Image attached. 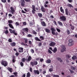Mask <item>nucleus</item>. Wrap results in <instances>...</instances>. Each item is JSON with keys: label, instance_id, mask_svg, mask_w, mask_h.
Here are the masks:
<instances>
[{"label": "nucleus", "instance_id": "1", "mask_svg": "<svg viewBox=\"0 0 77 77\" xmlns=\"http://www.w3.org/2000/svg\"><path fill=\"white\" fill-rule=\"evenodd\" d=\"M1 64L3 65V66H4L5 67H6V66H8V62L6 61H4L3 60H2L0 62Z\"/></svg>", "mask_w": 77, "mask_h": 77}, {"label": "nucleus", "instance_id": "2", "mask_svg": "<svg viewBox=\"0 0 77 77\" xmlns=\"http://www.w3.org/2000/svg\"><path fill=\"white\" fill-rule=\"evenodd\" d=\"M60 20H61L62 21H66V17L64 16H60Z\"/></svg>", "mask_w": 77, "mask_h": 77}, {"label": "nucleus", "instance_id": "3", "mask_svg": "<svg viewBox=\"0 0 77 77\" xmlns=\"http://www.w3.org/2000/svg\"><path fill=\"white\" fill-rule=\"evenodd\" d=\"M9 30L10 31L11 33H13L14 35H16V36L17 35V32H15V30H12L11 29H9Z\"/></svg>", "mask_w": 77, "mask_h": 77}, {"label": "nucleus", "instance_id": "4", "mask_svg": "<svg viewBox=\"0 0 77 77\" xmlns=\"http://www.w3.org/2000/svg\"><path fill=\"white\" fill-rule=\"evenodd\" d=\"M30 64L32 66H34V65H36L38 64V62L36 61H34L33 62H31Z\"/></svg>", "mask_w": 77, "mask_h": 77}, {"label": "nucleus", "instance_id": "5", "mask_svg": "<svg viewBox=\"0 0 77 77\" xmlns=\"http://www.w3.org/2000/svg\"><path fill=\"white\" fill-rule=\"evenodd\" d=\"M62 49L61 50V51L63 53V51H65L66 50V48H65V46L64 45H62L61 46Z\"/></svg>", "mask_w": 77, "mask_h": 77}, {"label": "nucleus", "instance_id": "6", "mask_svg": "<svg viewBox=\"0 0 77 77\" xmlns=\"http://www.w3.org/2000/svg\"><path fill=\"white\" fill-rule=\"evenodd\" d=\"M20 2L21 6L24 7L25 6V1H24V0H20Z\"/></svg>", "mask_w": 77, "mask_h": 77}, {"label": "nucleus", "instance_id": "7", "mask_svg": "<svg viewBox=\"0 0 77 77\" xmlns=\"http://www.w3.org/2000/svg\"><path fill=\"white\" fill-rule=\"evenodd\" d=\"M11 10L10 11V13H11V14H12V15H14V13L15 12L14 8L12 7H11Z\"/></svg>", "mask_w": 77, "mask_h": 77}, {"label": "nucleus", "instance_id": "8", "mask_svg": "<svg viewBox=\"0 0 77 77\" xmlns=\"http://www.w3.org/2000/svg\"><path fill=\"white\" fill-rule=\"evenodd\" d=\"M32 12L33 14H35V11H36V10L35 9V6L34 5H32Z\"/></svg>", "mask_w": 77, "mask_h": 77}, {"label": "nucleus", "instance_id": "9", "mask_svg": "<svg viewBox=\"0 0 77 77\" xmlns=\"http://www.w3.org/2000/svg\"><path fill=\"white\" fill-rule=\"evenodd\" d=\"M55 45H56V43L54 42H52L49 44L50 46L51 47H54Z\"/></svg>", "mask_w": 77, "mask_h": 77}, {"label": "nucleus", "instance_id": "10", "mask_svg": "<svg viewBox=\"0 0 77 77\" xmlns=\"http://www.w3.org/2000/svg\"><path fill=\"white\" fill-rule=\"evenodd\" d=\"M34 73L36 75V74H39V70H34L33 71Z\"/></svg>", "mask_w": 77, "mask_h": 77}, {"label": "nucleus", "instance_id": "11", "mask_svg": "<svg viewBox=\"0 0 77 77\" xmlns=\"http://www.w3.org/2000/svg\"><path fill=\"white\" fill-rule=\"evenodd\" d=\"M18 52L19 53H22L23 52V48H18Z\"/></svg>", "mask_w": 77, "mask_h": 77}, {"label": "nucleus", "instance_id": "12", "mask_svg": "<svg viewBox=\"0 0 77 77\" xmlns=\"http://www.w3.org/2000/svg\"><path fill=\"white\" fill-rule=\"evenodd\" d=\"M22 30L24 32H29V29L27 28H23Z\"/></svg>", "mask_w": 77, "mask_h": 77}, {"label": "nucleus", "instance_id": "13", "mask_svg": "<svg viewBox=\"0 0 77 77\" xmlns=\"http://www.w3.org/2000/svg\"><path fill=\"white\" fill-rule=\"evenodd\" d=\"M41 24L43 26H44V27H45L46 26V24H45V22L44 21H42L41 22Z\"/></svg>", "mask_w": 77, "mask_h": 77}, {"label": "nucleus", "instance_id": "14", "mask_svg": "<svg viewBox=\"0 0 77 77\" xmlns=\"http://www.w3.org/2000/svg\"><path fill=\"white\" fill-rule=\"evenodd\" d=\"M11 45V47H14L16 45V43L15 42H13L10 43Z\"/></svg>", "mask_w": 77, "mask_h": 77}, {"label": "nucleus", "instance_id": "15", "mask_svg": "<svg viewBox=\"0 0 77 77\" xmlns=\"http://www.w3.org/2000/svg\"><path fill=\"white\" fill-rule=\"evenodd\" d=\"M7 69L10 72H12V68H11L10 67H8L7 68Z\"/></svg>", "mask_w": 77, "mask_h": 77}, {"label": "nucleus", "instance_id": "16", "mask_svg": "<svg viewBox=\"0 0 77 77\" xmlns=\"http://www.w3.org/2000/svg\"><path fill=\"white\" fill-rule=\"evenodd\" d=\"M65 11L66 14L67 15H68V13L69 12H68V8H66L65 9Z\"/></svg>", "mask_w": 77, "mask_h": 77}, {"label": "nucleus", "instance_id": "17", "mask_svg": "<svg viewBox=\"0 0 77 77\" xmlns=\"http://www.w3.org/2000/svg\"><path fill=\"white\" fill-rule=\"evenodd\" d=\"M45 31L47 33H50V32H51V30H49V29H48L47 28H46L45 29Z\"/></svg>", "mask_w": 77, "mask_h": 77}, {"label": "nucleus", "instance_id": "18", "mask_svg": "<svg viewBox=\"0 0 77 77\" xmlns=\"http://www.w3.org/2000/svg\"><path fill=\"white\" fill-rule=\"evenodd\" d=\"M8 26L10 27V28H11V29H14V26H12V24H11V23H9L8 24Z\"/></svg>", "mask_w": 77, "mask_h": 77}, {"label": "nucleus", "instance_id": "19", "mask_svg": "<svg viewBox=\"0 0 77 77\" xmlns=\"http://www.w3.org/2000/svg\"><path fill=\"white\" fill-rule=\"evenodd\" d=\"M44 7L43 6H42L41 7V10L43 12H45V10H44Z\"/></svg>", "mask_w": 77, "mask_h": 77}, {"label": "nucleus", "instance_id": "20", "mask_svg": "<svg viewBox=\"0 0 77 77\" xmlns=\"http://www.w3.org/2000/svg\"><path fill=\"white\" fill-rule=\"evenodd\" d=\"M35 41H40L41 42V41L39 39V38H38V37H36L35 38Z\"/></svg>", "mask_w": 77, "mask_h": 77}, {"label": "nucleus", "instance_id": "21", "mask_svg": "<svg viewBox=\"0 0 77 77\" xmlns=\"http://www.w3.org/2000/svg\"><path fill=\"white\" fill-rule=\"evenodd\" d=\"M60 11L61 12L63 13V14H64V10L62 8V7H61L60 8Z\"/></svg>", "mask_w": 77, "mask_h": 77}, {"label": "nucleus", "instance_id": "22", "mask_svg": "<svg viewBox=\"0 0 77 77\" xmlns=\"http://www.w3.org/2000/svg\"><path fill=\"white\" fill-rule=\"evenodd\" d=\"M57 51V48H54V50H53L52 51H53L54 53H56Z\"/></svg>", "mask_w": 77, "mask_h": 77}, {"label": "nucleus", "instance_id": "23", "mask_svg": "<svg viewBox=\"0 0 77 77\" xmlns=\"http://www.w3.org/2000/svg\"><path fill=\"white\" fill-rule=\"evenodd\" d=\"M31 76V74L30 72H28L26 74V77H30Z\"/></svg>", "mask_w": 77, "mask_h": 77}, {"label": "nucleus", "instance_id": "24", "mask_svg": "<svg viewBox=\"0 0 77 77\" xmlns=\"http://www.w3.org/2000/svg\"><path fill=\"white\" fill-rule=\"evenodd\" d=\"M72 59L73 60H75V59H77V57H76V56H73L72 57Z\"/></svg>", "mask_w": 77, "mask_h": 77}, {"label": "nucleus", "instance_id": "25", "mask_svg": "<svg viewBox=\"0 0 77 77\" xmlns=\"http://www.w3.org/2000/svg\"><path fill=\"white\" fill-rule=\"evenodd\" d=\"M71 56H70V55L69 54H66V58H67L68 59H69L70 58V57H71Z\"/></svg>", "mask_w": 77, "mask_h": 77}, {"label": "nucleus", "instance_id": "26", "mask_svg": "<svg viewBox=\"0 0 77 77\" xmlns=\"http://www.w3.org/2000/svg\"><path fill=\"white\" fill-rule=\"evenodd\" d=\"M46 62L47 63H51V60L50 59L48 60Z\"/></svg>", "mask_w": 77, "mask_h": 77}, {"label": "nucleus", "instance_id": "27", "mask_svg": "<svg viewBox=\"0 0 77 77\" xmlns=\"http://www.w3.org/2000/svg\"><path fill=\"white\" fill-rule=\"evenodd\" d=\"M32 60V57L30 56H29L28 58V61H30Z\"/></svg>", "mask_w": 77, "mask_h": 77}, {"label": "nucleus", "instance_id": "28", "mask_svg": "<svg viewBox=\"0 0 77 77\" xmlns=\"http://www.w3.org/2000/svg\"><path fill=\"white\" fill-rule=\"evenodd\" d=\"M23 39L25 41V43H27L28 42V39L26 38H24Z\"/></svg>", "mask_w": 77, "mask_h": 77}, {"label": "nucleus", "instance_id": "29", "mask_svg": "<svg viewBox=\"0 0 77 77\" xmlns=\"http://www.w3.org/2000/svg\"><path fill=\"white\" fill-rule=\"evenodd\" d=\"M26 58H23L21 59V60L22 62H24L26 61Z\"/></svg>", "mask_w": 77, "mask_h": 77}, {"label": "nucleus", "instance_id": "30", "mask_svg": "<svg viewBox=\"0 0 77 77\" xmlns=\"http://www.w3.org/2000/svg\"><path fill=\"white\" fill-rule=\"evenodd\" d=\"M74 45V43H71L69 42L68 44V45L69 46H72Z\"/></svg>", "mask_w": 77, "mask_h": 77}, {"label": "nucleus", "instance_id": "31", "mask_svg": "<svg viewBox=\"0 0 77 77\" xmlns=\"http://www.w3.org/2000/svg\"><path fill=\"white\" fill-rule=\"evenodd\" d=\"M38 15L39 17H42V14L41 13H38Z\"/></svg>", "mask_w": 77, "mask_h": 77}, {"label": "nucleus", "instance_id": "32", "mask_svg": "<svg viewBox=\"0 0 77 77\" xmlns=\"http://www.w3.org/2000/svg\"><path fill=\"white\" fill-rule=\"evenodd\" d=\"M32 33L34 35H37V32H36L35 30H33L32 31Z\"/></svg>", "mask_w": 77, "mask_h": 77}, {"label": "nucleus", "instance_id": "33", "mask_svg": "<svg viewBox=\"0 0 77 77\" xmlns=\"http://www.w3.org/2000/svg\"><path fill=\"white\" fill-rule=\"evenodd\" d=\"M58 23L60 24V26H63V24H62V23L59 21H58Z\"/></svg>", "mask_w": 77, "mask_h": 77}, {"label": "nucleus", "instance_id": "34", "mask_svg": "<svg viewBox=\"0 0 77 77\" xmlns=\"http://www.w3.org/2000/svg\"><path fill=\"white\" fill-rule=\"evenodd\" d=\"M69 42L70 43H74V41L72 39L69 40Z\"/></svg>", "mask_w": 77, "mask_h": 77}, {"label": "nucleus", "instance_id": "35", "mask_svg": "<svg viewBox=\"0 0 77 77\" xmlns=\"http://www.w3.org/2000/svg\"><path fill=\"white\" fill-rule=\"evenodd\" d=\"M51 31L52 32H56V29L54 28H51Z\"/></svg>", "mask_w": 77, "mask_h": 77}, {"label": "nucleus", "instance_id": "36", "mask_svg": "<svg viewBox=\"0 0 77 77\" xmlns=\"http://www.w3.org/2000/svg\"><path fill=\"white\" fill-rule=\"evenodd\" d=\"M67 6H68V7H70V8H72V7H73L71 4H68Z\"/></svg>", "mask_w": 77, "mask_h": 77}, {"label": "nucleus", "instance_id": "37", "mask_svg": "<svg viewBox=\"0 0 77 77\" xmlns=\"http://www.w3.org/2000/svg\"><path fill=\"white\" fill-rule=\"evenodd\" d=\"M20 66H21L22 67H23V66H24V63H23L22 62H20Z\"/></svg>", "mask_w": 77, "mask_h": 77}, {"label": "nucleus", "instance_id": "38", "mask_svg": "<svg viewBox=\"0 0 77 77\" xmlns=\"http://www.w3.org/2000/svg\"><path fill=\"white\" fill-rule=\"evenodd\" d=\"M27 37H29V38H31L32 37V35L31 34H29L27 35Z\"/></svg>", "mask_w": 77, "mask_h": 77}, {"label": "nucleus", "instance_id": "39", "mask_svg": "<svg viewBox=\"0 0 77 77\" xmlns=\"http://www.w3.org/2000/svg\"><path fill=\"white\" fill-rule=\"evenodd\" d=\"M67 33V35H69L70 34V32L69 31V29H67L66 30Z\"/></svg>", "mask_w": 77, "mask_h": 77}, {"label": "nucleus", "instance_id": "40", "mask_svg": "<svg viewBox=\"0 0 77 77\" xmlns=\"http://www.w3.org/2000/svg\"><path fill=\"white\" fill-rule=\"evenodd\" d=\"M49 71H50V72H53V68H50L49 69Z\"/></svg>", "mask_w": 77, "mask_h": 77}, {"label": "nucleus", "instance_id": "41", "mask_svg": "<svg viewBox=\"0 0 77 77\" xmlns=\"http://www.w3.org/2000/svg\"><path fill=\"white\" fill-rule=\"evenodd\" d=\"M22 45H24V46H27L28 45L27 44H24L23 42H22L21 43Z\"/></svg>", "mask_w": 77, "mask_h": 77}, {"label": "nucleus", "instance_id": "42", "mask_svg": "<svg viewBox=\"0 0 77 77\" xmlns=\"http://www.w3.org/2000/svg\"><path fill=\"white\" fill-rule=\"evenodd\" d=\"M13 74H14V75H15V76H16V77L17 76V74H18V73H17V72H14L13 73Z\"/></svg>", "mask_w": 77, "mask_h": 77}, {"label": "nucleus", "instance_id": "43", "mask_svg": "<svg viewBox=\"0 0 77 77\" xmlns=\"http://www.w3.org/2000/svg\"><path fill=\"white\" fill-rule=\"evenodd\" d=\"M8 30H6L4 32L5 34H8Z\"/></svg>", "mask_w": 77, "mask_h": 77}, {"label": "nucleus", "instance_id": "44", "mask_svg": "<svg viewBox=\"0 0 77 77\" xmlns=\"http://www.w3.org/2000/svg\"><path fill=\"white\" fill-rule=\"evenodd\" d=\"M75 28L74 27V26H72L71 27V29H72V30H74Z\"/></svg>", "mask_w": 77, "mask_h": 77}, {"label": "nucleus", "instance_id": "45", "mask_svg": "<svg viewBox=\"0 0 77 77\" xmlns=\"http://www.w3.org/2000/svg\"><path fill=\"white\" fill-rule=\"evenodd\" d=\"M8 42H12V39L11 38H9L8 40Z\"/></svg>", "mask_w": 77, "mask_h": 77}, {"label": "nucleus", "instance_id": "46", "mask_svg": "<svg viewBox=\"0 0 77 77\" xmlns=\"http://www.w3.org/2000/svg\"><path fill=\"white\" fill-rule=\"evenodd\" d=\"M53 77H59V76L58 75H53Z\"/></svg>", "mask_w": 77, "mask_h": 77}, {"label": "nucleus", "instance_id": "47", "mask_svg": "<svg viewBox=\"0 0 77 77\" xmlns=\"http://www.w3.org/2000/svg\"><path fill=\"white\" fill-rule=\"evenodd\" d=\"M15 25L16 26H19V25H20V23H19L18 22H16L15 23Z\"/></svg>", "mask_w": 77, "mask_h": 77}, {"label": "nucleus", "instance_id": "48", "mask_svg": "<svg viewBox=\"0 0 77 77\" xmlns=\"http://www.w3.org/2000/svg\"><path fill=\"white\" fill-rule=\"evenodd\" d=\"M40 38L42 39H41V40H44V37L43 36H40Z\"/></svg>", "mask_w": 77, "mask_h": 77}, {"label": "nucleus", "instance_id": "49", "mask_svg": "<svg viewBox=\"0 0 77 77\" xmlns=\"http://www.w3.org/2000/svg\"><path fill=\"white\" fill-rule=\"evenodd\" d=\"M19 53L17 52H16L15 54V55L16 56H18V55H19Z\"/></svg>", "mask_w": 77, "mask_h": 77}, {"label": "nucleus", "instance_id": "50", "mask_svg": "<svg viewBox=\"0 0 77 77\" xmlns=\"http://www.w3.org/2000/svg\"><path fill=\"white\" fill-rule=\"evenodd\" d=\"M8 22L10 24H11V23H12V20H8Z\"/></svg>", "mask_w": 77, "mask_h": 77}, {"label": "nucleus", "instance_id": "51", "mask_svg": "<svg viewBox=\"0 0 77 77\" xmlns=\"http://www.w3.org/2000/svg\"><path fill=\"white\" fill-rule=\"evenodd\" d=\"M71 69H72L73 70H75V68L74 67H72V66H71Z\"/></svg>", "mask_w": 77, "mask_h": 77}, {"label": "nucleus", "instance_id": "52", "mask_svg": "<svg viewBox=\"0 0 77 77\" xmlns=\"http://www.w3.org/2000/svg\"><path fill=\"white\" fill-rule=\"evenodd\" d=\"M42 45V43L40 42H39L38 44V46H39V47H41V46Z\"/></svg>", "mask_w": 77, "mask_h": 77}, {"label": "nucleus", "instance_id": "53", "mask_svg": "<svg viewBox=\"0 0 77 77\" xmlns=\"http://www.w3.org/2000/svg\"><path fill=\"white\" fill-rule=\"evenodd\" d=\"M28 42L29 44H30V45H32V41L29 40Z\"/></svg>", "mask_w": 77, "mask_h": 77}, {"label": "nucleus", "instance_id": "54", "mask_svg": "<svg viewBox=\"0 0 77 77\" xmlns=\"http://www.w3.org/2000/svg\"><path fill=\"white\" fill-rule=\"evenodd\" d=\"M56 30L58 32H60V29H59L58 28H57Z\"/></svg>", "mask_w": 77, "mask_h": 77}, {"label": "nucleus", "instance_id": "55", "mask_svg": "<svg viewBox=\"0 0 77 77\" xmlns=\"http://www.w3.org/2000/svg\"><path fill=\"white\" fill-rule=\"evenodd\" d=\"M44 60L42 58H41L40 59V61L41 62H42V61H44Z\"/></svg>", "mask_w": 77, "mask_h": 77}, {"label": "nucleus", "instance_id": "56", "mask_svg": "<svg viewBox=\"0 0 77 77\" xmlns=\"http://www.w3.org/2000/svg\"><path fill=\"white\" fill-rule=\"evenodd\" d=\"M48 52L50 54H52V52L51 51H50V50L49 49L48 50Z\"/></svg>", "mask_w": 77, "mask_h": 77}, {"label": "nucleus", "instance_id": "57", "mask_svg": "<svg viewBox=\"0 0 77 77\" xmlns=\"http://www.w3.org/2000/svg\"><path fill=\"white\" fill-rule=\"evenodd\" d=\"M25 1L26 2H30V1H31V0H25Z\"/></svg>", "mask_w": 77, "mask_h": 77}, {"label": "nucleus", "instance_id": "58", "mask_svg": "<svg viewBox=\"0 0 77 77\" xmlns=\"http://www.w3.org/2000/svg\"><path fill=\"white\" fill-rule=\"evenodd\" d=\"M2 2L3 3H6V0H1Z\"/></svg>", "mask_w": 77, "mask_h": 77}, {"label": "nucleus", "instance_id": "59", "mask_svg": "<svg viewBox=\"0 0 77 77\" xmlns=\"http://www.w3.org/2000/svg\"><path fill=\"white\" fill-rule=\"evenodd\" d=\"M51 33H52V34L53 35H55V32H54V31H51Z\"/></svg>", "mask_w": 77, "mask_h": 77}, {"label": "nucleus", "instance_id": "60", "mask_svg": "<svg viewBox=\"0 0 77 77\" xmlns=\"http://www.w3.org/2000/svg\"><path fill=\"white\" fill-rule=\"evenodd\" d=\"M31 51L32 53H34V50L33 49H31Z\"/></svg>", "mask_w": 77, "mask_h": 77}, {"label": "nucleus", "instance_id": "61", "mask_svg": "<svg viewBox=\"0 0 77 77\" xmlns=\"http://www.w3.org/2000/svg\"><path fill=\"white\" fill-rule=\"evenodd\" d=\"M23 24L24 26H26V24H27V23H26V22H24L23 23Z\"/></svg>", "mask_w": 77, "mask_h": 77}, {"label": "nucleus", "instance_id": "62", "mask_svg": "<svg viewBox=\"0 0 77 77\" xmlns=\"http://www.w3.org/2000/svg\"><path fill=\"white\" fill-rule=\"evenodd\" d=\"M54 23L55 25H57V23H56V21H54Z\"/></svg>", "mask_w": 77, "mask_h": 77}, {"label": "nucleus", "instance_id": "63", "mask_svg": "<svg viewBox=\"0 0 77 77\" xmlns=\"http://www.w3.org/2000/svg\"><path fill=\"white\" fill-rule=\"evenodd\" d=\"M68 1L69 3H72V0H68Z\"/></svg>", "mask_w": 77, "mask_h": 77}, {"label": "nucleus", "instance_id": "64", "mask_svg": "<svg viewBox=\"0 0 77 77\" xmlns=\"http://www.w3.org/2000/svg\"><path fill=\"white\" fill-rule=\"evenodd\" d=\"M9 77H15V75H11Z\"/></svg>", "mask_w": 77, "mask_h": 77}]
</instances>
